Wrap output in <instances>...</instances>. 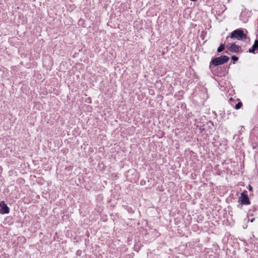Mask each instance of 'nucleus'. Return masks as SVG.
Here are the masks:
<instances>
[{
	"instance_id": "1",
	"label": "nucleus",
	"mask_w": 258,
	"mask_h": 258,
	"mask_svg": "<svg viewBox=\"0 0 258 258\" xmlns=\"http://www.w3.org/2000/svg\"><path fill=\"white\" fill-rule=\"evenodd\" d=\"M230 37L241 40L246 39L247 38V35L244 33L242 29H236L231 33Z\"/></svg>"
},
{
	"instance_id": "2",
	"label": "nucleus",
	"mask_w": 258,
	"mask_h": 258,
	"mask_svg": "<svg viewBox=\"0 0 258 258\" xmlns=\"http://www.w3.org/2000/svg\"><path fill=\"white\" fill-rule=\"evenodd\" d=\"M229 59V57L226 55H222L220 57H216L212 59L211 62L215 66L223 64L227 62Z\"/></svg>"
},
{
	"instance_id": "3",
	"label": "nucleus",
	"mask_w": 258,
	"mask_h": 258,
	"mask_svg": "<svg viewBox=\"0 0 258 258\" xmlns=\"http://www.w3.org/2000/svg\"><path fill=\"white\" fill-rule=\"evenodd\" d=\"M10 212V209L5 203L4 201L0 202V213L2 214H8Z\"/></svg>"
},
{
	"instance_id": "4",
	"label": "nucleus",
	"mask_w": 258,
	"mask_h": 258,
	"mask_svg": "<svg viewBox=\"0 0 258 258\" xmlns=\"http://www.w3.org/2000/svg\"><path fill=\"white\" fill-rule=\"evenodd\" d=\"M240 49V47L239 46L236 45L235 43L232 44L229 47L228 50L230 52H238Z\"/></svg>"
},
{
	"instance_id": "5",
	"label": "nucleus",
	"mask_w": 258,
	"mask_h": 258,
	"mask_svg": "<svg viewBox=\"0 0 258 258\" xmlns=\"http://www.w3.org/2000/svg\"><path fill=\"white\" fill-rule=\"evenodd\" d=\"M240 200L241 202V203L244 205H248L250 203V202L249 201V199L247 197V196L243 194H241V197L240 198Z\"/></svg>"
},
{
	"instance_id": "6",
	"label": "nucleus",
	"mask_w": 258,
	"mask_h": 258,
	"mask_svg": "<svg viewBox=\"0 0 258 258\" xmlns=\"http://www.w3.org/2000/svg\"><path fill=\"white\" fill-rule=\"evenodd\" d=\"M258 48V40H256L254 42V43L252 45V48L249 49L248 52L250 53H254L255 50Z\"/></svg>"
},
{
	"instance_id": "7",
	"label": "nucleus",
	"mask_w": 258,
	"mask_h": 258,
	"mask_svg": "<svg viewBox=\"0 0 258 258\" xmlns=\"http://www.w3.org/2000/svg\"><path fill=\"white\" fill-rule=\"evenodd\" d=\"M225 49V46L224 44H221L220 46L217 49V51L218 52H222L223 50H224Z\"/></svg>"
},
{
	"instance_id": "8",
	"label": "nucleus",
	"mask_w": 258,
	"mask_h": 258,
	"mask_svg": "<svg viewBox=\"0 0 258 258\" xmlns=\"http://www.w3.org/2000/svg\"><path fill=\"white\" fill-rule=\"evenodd\" d=\"M242 104L241 102H239L238 103H237L236 104V105L235 106V108L236 109H239V108H241V107L242 106Z\"/></svg>"
},
{
	"instance_id": "9",
	"label": "nucleus",
	"mask_w": 258,
	"mask_h": 258,
	"mask_svg": "<svg viewBox=\"0 0 258 258\" xmlns=\"http://www.w3.org/2000/svg\"><path fill=\"white\" fill-rule=\"evenodd\" d=\"M231 59L233 61H237L238 60V58L236 56H232Z\"/></svg>"
},
{
	"instance_id": "10",
	"label": "nucleus",
	"mask_w": 258,
	"mask_h": 258,
	"mask_svg": "<svg viewBox=\"0 0 258 258\" xmlns=\"http://www.w3.org/2000/svg\"><path fill=\"white\" fill-rule=\"evenodd\" d=\"M230 100L232 101V98H231L230 99Z\"/></svg>"
},
{
	"instance_id": "11",
	"label": "nucleus",
	"mask_w": 258,
	"mask_h": 258,
	"mask_svg": "<svg viewBox=\"0 0 258 258\" xmlns=\"http://www.w3.org/2000/svg\"><path fill=\"white\" fill-rule=\"evenodd\" d=\"M254 220V219H252L251 220V222H253V220Z\"/></svg>"
}]
</instances>
